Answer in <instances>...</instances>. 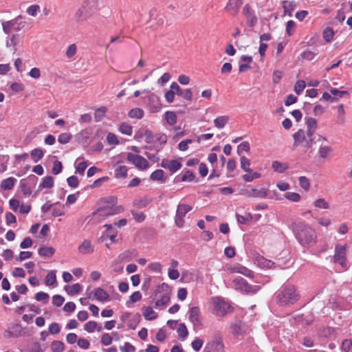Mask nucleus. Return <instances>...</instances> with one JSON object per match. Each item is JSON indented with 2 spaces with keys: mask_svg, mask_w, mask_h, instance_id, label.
Masks as SVG:
<instances>
[{
  "mask_svg": "<svg viewBox=\"0 0 352 352\" xmlns=\"http://www.w3.org/2000/svg\"><path fill=\"white\" fill-rule=\"evenodd\" d=\"M295 236L299 243L304 247L313 246L316 243V231L308 224L303 222L293 224Z\"/></svg>",
  "mask_w": 352,
  "mask_h": 352,
  "instance_id": "obj_1",
  "label": "nucleus"
},
{
  "mask_svg": "<svg viewBox=\"0 0 352 352\" xmlns=\"http://www.w3.org/2000/svg\"><path fill=\"white\" fill-rule=\"evenodd\" d=\"M117 199L114 197H104L100 199L101 204H107L101 206L96 212L93 214L98 221L104 219L109 216L119 214L123 211L121 206L116 204Z\"/></svg>",
  "mask_w": 352,
  "mask_h": 352,
  "instance_id": "obj_2",
  "label": "nucleus"
},
{
  "mask_svg": "<svg viewBox=\"0 0 352 352\" xmlns=\"http://www.w3.org/2000/svg\"><path fill=\"white\" fill-rule=\"evenodd\" d=\"M299 297L296 287L292 285H285L277 295L278 302L281 305L294 304Z\"/></svg>",
  "mask_w": 352,
  "mask_h": 352,
  "instance_id": "obj_3",
  "label": "nucleus"
},
{
  "mask_svg": "<svg viewBox=\"0 0 352 352\" xmlns=\"http://www.w3.org/2000/svg\"><path fill=\"white\" fill-rule=\"evenodd\" d=\"M212 313L217 316H224L232 311L230 304L221 297H213L212 298Z\"/></svg>",
  "mask_w": 352,
  "mask_h": 352,
  "instance_id": "obj_4",
  "label": "nucleus"
},
{
  "mask_svg": "<svg viewBox=\"0 0 352 352\" xmlns=\"http://www.w3.org/2000/svg\"><path fill=\"white\" fill-rule=\"evenodd\" d=\"M233 283L235 289L246 293V294H255L258 289V286H252L243 278L237 277L233 280Z\"/></svg>",
  "mask_w": 352,
  "mask_h": 352,
  "instance_id": "obj_5",
  "label": "nucleus"
},
{
  "mask_svg": "<svg viewBox=\"0 0 352 352\" xmlns=\"http://www.w3.org/2000/svg\"><path fill=\"white\" fill-rule=\"evenodd\" d=\"M333 261L344 268L346 267V245H336Z\"/></svg>",
  "mask_w": 352,
  "mask_h": 352,
  "instance_id": "obj_6",
  "label": "nucleus"
},
{
  "mask_svg": "<svg viewBox=\"0 0 352 352\" xmlns=\"http://www.w3.org/2000/svg\"><path fill=\"white\" fill-rule=\"evenodd\" d=\"M192 210V207L188 204H179L177 206L176 214L175 217V225L179 228H182L184 226L185 215Z\"/></svg>",
  "mask_w": 352,
  "mask_h": 352,
  "instance_id": "obj_7",
  "label": "nucleus"
},
{
  "mask_svg": "<svg viewBox=\"0 0 352 352\" xmlns=\"http://www.w3.org/2000/svg\"><path fill=\"white\" fill-rule=\"evenodd\" d=\"M204 352H224V344L219 334H216L213 339L208 342Z\"/></svg>",
  "mask_w": 352,
  "mask_h": 352,
  "instance_id": "obj_8",
  "label": "nucleus"
},
{
  "mask_svg": "<svg viewBox=\"0 0 352 352\" xmlns=\"http://www.w3.org/2000/svg\"><path fill=\"white\" fill-rule=\"evenodd\" d=\"M126 159L140 170H146L149 166L148 162L144 157L139 155L128 153Z\"/></svg>",
  "mask_w": 352,
  "mask_h": 352,
  "instance_id": "obj_9",
  "label": "nucleus"
},
{
  "mask_svg": "<svg viewBox=\"0 0 352 352\" xmlns=\"http://www.w3.org/2000/svg\"><path fill=\"white\" fill-rule=\"evenodd\" d=\"M241 194L248 197L265 198L267 196V190L265 188H247L242 189Z\"/></svg>",
  "mask_w": 352,
  "mask_h": 352,
  "instance_id": "obj_10",
  "label": "nucleus"
},
{
  "mask_svg": "<svg viewBox=\"0 0 352 352\" xmlns=\"http://www.w3.org/2000/svg\"><path fill=\"white\" fill-rule=\"evenodd\" d=\"M160 166L168 170L171 173H174L182 168V164L178 160L163 159Z\"/></svg>",
  "mask_w": 352,
  "mask_h": 352,
  "instance_id": "obj_11",
  "label": "nucleus"
},
{
  "mask_svg": "<svg viewBox=\"0 0 352 352\" xmlns=\"http://www.w3.org/2000/svg\"><path fill=\"white\" fill-rule=\"evenodd\" d=\"M243 14L245 15L247 24L249 27H254L257 23V17L254 12L251 10L250 5L246 4L243 8Z\"/></svg>",
  "mask_w": 352,
  "mask_h": 352,
  "instance_id": "obj_12",
  "label": "nucleus"
},
{
  "mask_svg": "<svg viewBox=\"0 0 352 352\" xmlns=\"http://www.w3.org/2000/svg\"><path fill=\"white\" fill-rule=\"evenodd\" d=\"M91 16V12L79 6L74 13V18L76 23H81L89 19Z\"/></svg>",
  "mask_w": 352,
  "mask_h": 352,
  "instance_id": "obj_13",
  "label": "nucleus"
},
{
  "mask_svg": "<svg viewBox=\"0 0 352 352\" xmlns=\"http://www.w3.org/2000/svg\"><path fill=\"white\" fill-rule=\"evenodd\" d=\"M148 104L151 112L153 113L158 112L161 109L160 98L154 94H152L148 96Z\"/></svg>",
  "mask_w": 352,
  "mask_h": 352,
  "instance_id": "obj_14",
  "label": "nucleus"
},
{
  "mask_svg": "<svg viewBox=\"0 0 352 352\" xmlns=\"http://www.w3.org/2000/svg\"><path fill=\"white\" fill-rule=\"evenodd\" d=\"M242 3V0H229L228 3L225 7V10L230 12V14L236 15L238 13Z\"/></svg>",
  "mask_w": 352,
  "mask_h": 352,
  "instance_id": "obj_15",
  "label": "nucleus"
},
{
  "mask_svg": "<svg viewBox=\"0 0 352 352\" xmlns=\"http://www.w3.org/2000/svg\"><path fill=\"white\" fill-rule=\"evenodd\" d=\"M23 327L18 323H11L8 326V330L6 333L10 338H18L21 336Z\"/></svg>",
  "mask_w": 352,
  "mask_h": 352,
  "instance_id": "obj_16",
  "label": "nucleus"
},
{
  "mask_svg": "<svg viewBox=\"0 0 352 352\" xmlns=\"http://www.w3.org/2000/svg\"><path fill=\"white\" fill-rule=\"evenodd\" d=\"M22 19L20 15L10 21L2 23L3 31L6 34H10L12 28L18 23V21Z\"/></svg>",
  "mask_w": 352,
  "mask_h": 352,
  "instance_id": "obj_17",
  "label": "nucleus"
},
{
  "mask_svg": "<svg viewBox=\"0 0 352 352\" xmlns=\"http://www.w3.org/2000/svg\"><path fill=\"white\" fill-rule=\"evenodd\" d=\"M189 320L196 325L200 323V311L198 307H192L189 311Z\"/></svg>",
  "mask_w": 352,
  "mask_h": 352,
  "instance_id": "obj_18",
  "label": "nucleus"
},
{
  "mask_svg": "<svg viewBox=\"0 0 352 352\" xmlns=\"http://www.w3.org/2000/svg\"><path fill=\"white\" fill-rule=\"evenodd\" d=\"M294 140V146H297L298 144H302L304 146L306 142V140H308L305 135V132L302 129H299L293 135Z\"/></svg>",
  "mask_w": 352,
  "mask_h": 352,
  "instance_id": "obj_19",
  "label": "nucleus"
},
{
  "mask_svg": "<svg viewBox=\"0 0 352 352\" xmlns=\"http://www.w3.org/2000/svg\"><path fill=\"white\" fill-rule=\"evenodd\" d=\"M94 296L97 300L101 302L108 301L109 300V294L100 287L95 289Z\"/></svg>",
  "mask_w": 352,
  "mask_h": 352,
  "instance_id": "obj_20",
  "label": "nucleus"
},
{
  "mask_svg": "<svg viewBox=\"0 0 352 352\" xmlns=\"http://www.w3.org/2000/svg\"><path fill=\"white\" fill-rule=\"evenodd\" d=\"M297 3L294 1H283V8L284 9V14L289 16H292L293 11L296 9Z\"/></svg>",
  "mask_w": 352,
  "mask_h": 352,
  "instance_id": "obj_21",
  "label": "nucleus"
},
{
  "mask_svg": "<svg viewBox=\"0 0 352 352\" xmlns=\"http://www.w3.org/2000/svg\"><path fill=\"white\" fill-rule=\"evenodd\" d=\"M230 272L232 273H239L247 277H252L253 276V272H252L248 268L242 266L241 265H238L236 266H234L230 269Z\"/></svg>",
  "mask_w": 352,
  "mask_h": 352,
  "instance_id": "obj_22",
  "label": "nucleus"
},
{
  "mask_svg": "<svg viewBox=\"0 0 352 352\" xmlns=\"http://www.w3.org/2000/svg\"><path fill=\"white\" fill-rule=\"evenodd\" d=\"M78 251L83 254H91L94 252V248L91 245V241L88 240H84V241L78 247Z\"/></svg>",
  "mask_w": 352,
  "mask_h": 352,
  "instance_id": "obj_23",
  "label": "nucleus"
},
{
  "mask_svg": "<svg viewBox=\"0 0 352 352\" xmlns=\"http://www.w3.org/2000/svg\"><path fill=\"white\" fill-rule=\"evenodd\" d=\"M55 253V249L52 247L43 246L38 250V254L43 257L50 258Z\"/></svg>",
  "mask_w": 352,
  "mask_h": 352,
  "instance_id": "obj_24",
  "label": "nucleus"
},
{
  "mask_svg": "<svg viewBox=\"0 0 352 352\" xmlns=\"http://www.w3.org/2000/svg\"><path fill=\"white\" fill-rule=\"evenodd\" d=\"M272 168L274 171L283 173L289 168V166L286 163H282L279 161H274L272 164Z\"/></svg>",
  "mask_w": 352,
  "mask_h": 352,
  "instance_id": "obj_25",
  "label": "nucleus"
},
{
  "mask_svg": "<svg viewBox=\"0 0 352 352\" xmlns=\"http://www.w3.org/2000/svg\"><path fill=\"white\" fill-rule=\"evenodd\" d=\"M19 41H20V39H19V34H12L11 36L8 37L6 45L7 47H9L11 46L13 47H14V53L17 50V49L16 48V46L19 44Z\"/></svg>",
  "mask_w": 352,
  "mask_h": 352,
  "instance_id": "obj_26",
  "label": "nucleus"
},
{
  "mask_svg": "<svg viewBox=\"0 0 352 352\" xmlns=\"http://www.w3.org/2000/svg\"><path fill=\"white\" fill-rule=\"evenodd\" d=\"M64 289L69 295L78 294L82 290V286L79 283H75L72 285H65Z\"/></svg>",
  "mask_w": 352,
  "mask_h": 352,
  "instance_id": "obj_27",
  "label": "nucleus"
},
{
  "mask_svg": "<svg viewBox=\"0 0 352 352\" xmlns=\"http://www.w3.org/2000/svg\"><path fill=\"white\" fill-rule=\"evenodd\" d=\"M16 179L14 177H8L6 179H3L1 183V188L6 190H9L13 188Z\"/></svg>",
  "mask_w": 352,
  "mask_h": 352,
  "instance_id": "obj_28",
  "label": "nucleus"
},
{
  "mask_svg": "<svg viewBox=\"0 0 352 352\" xmlns=\"http://www.w3.org/2000/svg\"><path fill=\"white\" fill-rule=\"evenodd\" d=\"M128 169L126 166L119 165L116 168L115 177L116 178H125L127 176Z\"/></svg>",
  "mask_w": 352,
  "mask_h": 352,
  "instance_id": "obj_29",
  "label": "nucleus"
},
{
  "mask_svg": "<svg viewBox=\"0 0 352 352\" xmlns=\"http://www.w3.org/2000/svg\"><path fill=\"white\" fill-rule=\"evenodd\" d=\"M54 186V178L52 176H47L43 179L38 188H52Z\"/></svg>",
  "mask_w": 352,
  "mask_h": 352,
  "instance_id": "obj_30",
  "label": "nucleus"
},
{
  "mask_svg": "<svg viewBox=\"0 0 352 352\" xmlns=\"http://www.w3.org/2000/svg\"><path fill=\"white\" fill-rule=\"evenodd\" d=\"M30 155L34 162H38L43 157L44 153L41 148H36L31 151Z\"/></svg>",
  "mask_w": 352,
  "mask_h": 352,
  "instance_id": "obj_31",
  "label": "nucleus"
},
{
  "mask_svg": "<svg viewBox=\"0 0 352 352\" xmlns=\"http://www.w3.org/2000/svg\"><path fill=\"white\" fill-rule=\"evenodd\" d=\"M144 114V111L140 108H133L129 112V116L131 118L141 119Z\"/></svg>",
  "mask_w": 352,
  "mask_h": 352,
  "instance_id": "obj_32",
  "label": "nucleus"
},
{
  "mask_svg": "<svg viewBox=\"0 0 352 352\" xmlns=\"http://www.w3.org/2000/svg\"><path fill=\"white\" fill-rule=\"evenodd\" d=\"M228 120H229L228 116H219V117H217L214 120V124L217 128L221 129L227 124Z\"/></svg>",
  "mask_w": 352,
  "mask_h": 352,
  "instance_id": "obj_33",
  "label": "nucleus"
},
{
  "mask_svg": "<svg viewBox=\"0 0 352 352\" xmlns=\"http://www.w3.org/2000/svg\"><path fill=\"white\" fill-rule=\"evenodd\" d=\"M164 116L168 124L173 126L176 124L177 118L174 111H166Z\"/></svg>",
  "mask_w": 352,
  "mask_h": 352,
  "instance_id": "obj_34",
  "label": "nucleus"
},
{
  "mask_svg": "<svg viewBox=\"0 0 352 352\" xmlns=\"http://www.w3.org/2000/svg\"><path fill=\"white\" fill-rule=\"evenodd\" d=\"M144 316L147 320H152L157 317V314L153 310L151 307H147L144 311Z\"/></svg>",
  "mask_w": 352,
  "mask_h": 352,
  "instance_id": "obj_35",
  "label": "nucleus"
},
{
  "mask_svg": "<svg viewBox=\"0 0 352 352\" xmlns=\"http://www.w3.org/2000/svg\"><path fill=\"white\" fill-rule=\"evenodd\" d=\"M151 202V200H149L147 198H142V199H136L133 201V206L138 208H144L146 207L149 203Z\"/></svg>",
  "mask_w": 352,
  "mask_h": 352,
  "instance_id": "obj_36",
  "label": "nucleus"
},
{
  "mask_svg": "<svg viewBox=\"0 0 352 352\" xmlns=\"http://www.w3.org/2000/svg\"><path fill=\"white\" fill-rule=\"evenodd\" d=\"M164 173L163 170L157 169L151 173L150 179L153 181H162L164 182Z\"/></svg>",
  "mask_w": 352,
  "mask_h": 352,
  "instance_id": "obj_37",
  "label": "nucleus"
},
{
  "mask_svg": "<svg viewBox=\"0 0 352 352\" xmlns=\"http://www.w3.org/2000/svg\"><path fill=\"white\" fill-rule=\"evenodd\" d=\"M241 168L246 173H252V169L250 168V160L245 156L241 157L240 159Z\"/></svg>",
  "mask_w": 352,
  "mask_h": 352,
  "instance_id": "obj_38",
  "label": "nucleus"
},
{
  "mask_svg": "<svg viewBox=\"0 0 352 352\" xmlns=\"http://www.w3.org/2000/svg\"><path fill=\"white\" fill-rule=\"evenodd\" d=\"M64 347V343L61 341L54 340L51 344V349L52 352H63Z\"/></svg>",
  "mask_w": 352,
  "mask_h": 352,
  "instance_id": "obj_39",
  "label": "nucleus"
},
{
  "mask_svg": "<svg viewBox=\"0 0 352 352\" xmlns=\"http://www.w3.org/2000/svg\"><path fill=\"white\" fill-rule=\"evenodd\" d=\"M45 284L47 286H51L56 283V276L55 271H50L45 277Z\"/></svg>",
  "mask_w": 352,
  "mask_h": 352,
  "instance_id": "obj_40",
  "label": "nucleus"
},
{
  "mask_svg": "<svg viewBox=\"0 0 352 352\" xmlns=\"http://www.w3.org/2000/svg\"><path fill=\"white\" fill-rule=\"evenodd\" d=\"M142 298V294L139 291L133 292L129 297V300L126 302V306L130 307L131 304L140 300Z\"/></svg>",
  "mask_w": 352,
  "mask_h": 352,
  "instance_id": "obj_41",
  "label": "nucleus"
},
{
  "mask_svg": "<svg viewBox=\"0 0 352 352\" xmlns=\"http://www.w3.org/2000/svg\"><path fill=\"white\" fill-rule=\"evenodd\" d=\"M316 130L308 129H307L306 132V137L308 140H306V142L305 144V147L310 148L313 145L314 139L312 138V136L314 133H315Z\"/></svg>",
  "mask_w": 352,
  "mask_h": 352,
  "instance_id": "obj_42",
  "label": "nucleus"
},
{
  "mask_svg": "<svg viewBox=\"0 0 352 352\" xmlns=\"http://www.w3.org/2000/svg\"><path fill=\"white\" fill-rule=\"evenodd\" d=\"M250 174H245L242 176L243 179L246 182H251L254 179L261 177V175L258 172L250 173Z\"/></svg>",
  "mask_w": 352,
  "mask_h": 352,
  "instance_id": "obj_43",
  "label": "nucleus"
},
{
  "mask_svg": "<svg viewBox=\"0 0 352 352\" xmlns=\"http://www.w3.org/2000/svg\"><path fill=\"white\" fill-rule=\"evenodd\" d=\"M77 52V46L75 43L69 45L65 52V56L67 58H72Z\"/></svg>",
  "mask_w": 352,
  "mask_h": 352,
  "instance_id": "obj_44",
  "label": "nucleus"
},
{
  "mask_svg": "<svg viewBox=\"0 0 352 352\" xmlns=\"http://www.w3.org/2000/svg\"><path fill=\"white\" fill-rule=\"evenodd\" d=\"M170 301V296L168 294H164L161 298L155 302V307H164Z\"/></svg>",
  "mask_w": 352,
  "mask_h": 352,
  "instance_id": "obj_45",
  "label": "nucleus"
},
{
  "mask_svg": "<svg viewBox=\"0 0 352 352\" xmlns=\"http://www.w3.org/2000/svg\"><path fill=\"white\" fill-rule=\"evenodd\" d=\"M119 130L122 134L127 135H131L133 131L132 126L126 122H123L120 124Z\"/></svg>",
  "mask_w": 352,
  "mask_h": 352,
  "instance_id": "obj_46",
  "label": "nucleus"
},
{
  "mask_svg": "<svg viewBox=\"0 0 352 352\" xmlns=\"http://www.w3.org/2000/svg\"><path fill=\"white\" fill-rule=\"evenodd\" d=\"M331 151L332 148L330 146H320L318 149V155L321 158H326Z\"/></svg>",
  "mask_w": 352,
  "mask_h": 352,
  "instance_id": "obj_47",
  "label": "nucleus"
},
{
  "mask_svg": "<svg viewBox=\"0 0 352 352\" xmlns=\"http://www.w3.org/2000/svg\"><path fill=\"white\" fill-rule=\"evenodd\" d=\"M322 35L327 42H330L333 39L334 32L331 28H327L324 30Z\"/></svg>",
  "mask_w": 352,
  "mask_h": 352,
  "instance_id": "obj_48",
  "label": "nucleus"
},
{
  "mask_svg": "<svg viewBox=\"0 0 352 352\" xmlns=\"http://www.w3.org/2000/svg\"><path fill=\"white\" fill-rule=\"evenodd\" d=\"M72 138V135L69 133H63L59 135L58 141L61 144L68 143Z\"/></svg>",
  "mask_w": 352,
  "mask_h": 352,
  "instance_id": "obj_49",
  "label": "nucleus"
},
{
  "mask_svg": "<svg viewBox=\"0 0 352 352\" xmlns=\"http://www.w3.org/2000/svg\"><path fill=\"white\" fill-rule=\"evenodd\" d=\"M237 221L241 224H246L252 220V215L250 213H248L246 215H241L236 214V215Z\"/></svg>",
  "mask_w": 352,
  "mask_h": 352,
  "instance_id": "obj_50",
  "label": "nucleus"
},
{
  "mask_svg": "<svg viewBox=\"0 0 352 352\" xmlns=\"http://www.w3.org/2000/svg\"><path fill=\"white\" fill-rule=\"evenodd\" d=\"M298 181L300 187L304 190H308L310 188L309 180L305 176H300Z\"/></svg>",
  "mask_w": 352,
  "mask_h": 352,
  "instance_id": "obj_51",
  "label": "nucleus"
},
{
  "mask_svg": "<svg viewBox=\"0 0 352 352\" xmlns=\"http://www.w3.org/2000/svg\"><path fill=\"white\" fill-rule=\"evenodd\" d=\"M285 197L292 201L298 202L300 200V195L298 193L293 192H287L285 195Z\"/></svg>",
  "mask_w": 352,
  "mask_h": 352,
  "instance_id": "obj_52",
  "label": "nucleus"
},
{
  "mask_svg": "<svg viewBox=\"0 0 352 352\" xmlns=\"http://www.w3.org/2000/svg\"><path fill=\"white\" fill-rule=\"evenodd\" d=\"M232 333L234 336H241L243 333V329L241 328V322H236L231 326Z\"/></svg>",
  "mask_w": 352,
  "mask_h": 352,
  "instance_id": "obj_53",
  "label": "nucleus"
},
{
  "mask_svg": "<svg viewBox=\"0 0 352 352\" xmlns=\"http://www.w3.org/2000/svg\"><path fill=\"white\" fill-rule=\"evenodd\" d=\"M314 206L318 208L329 209V204L325 201L324 199L320 198L314 201Z\"/></svg>",
  "mask_w": 352,
  "mask_h": 352,
  "instance_id": "obj_54",
  "label": "nucleus"
},
{
  "mask_svg": "<svg viewBox=\"0 0 352 352\" xmlns=\"http://www.w3.org/2000/svg\"><path fill=\"white\" fill-rule=\"evenodd\" d=\"M177 333L179 336L183 339L186 338L188 334V329L184 323L179 324L177 328Z\"/></svg>",
  "mask_w": 352,
  "mask_h": 352,
  "instance_id": "obj_55",
  "label": "nucleus"
},
{
  "mask_svg": "<svg viewBox=\"0 0 352 352\" xmlns=\"http://www.w3.org/2000/svg\"><path fill=\"white\" fill-rule=\"evenodd\" d=\"M63 165L61 162L58 160H55L53 164V168L52 169V173L54 175H58L62 172Z\"/></svg>",
  "mask_w": 352,
  "mask_h": 352,
  "instance_id": "obj_56",
  "label": "nucleus"
},
{
  "mask_svg": "<svg viewBox=\"0 0 352 352\" xmlns=\"http://www.w3.org/2000/svg\"><path fill=\"white\" fill-rule=\"evenodd\" d=\"M305 124L308 129L314 130H316L317 129V120L314 118H305Z\"/></svg>",
  "mask_w": 352,
  "mask_h": 352,
  "instance_id": "obj_57",
  "label": "nucleus"
},
{
  "mask_svg": "<svg viewBox=\"0 0 352 352\" xmlns=\"http://www.w3.org/2000/svg\"><path fill=\"white\" fill-rule=\"evenodd\" d=\"M27 13L32 16H36L38 12H40V6L38 5H32L27 9Z\"/></svg>",
  "mask_w": 352,
  "mask_h": 352,
  "instance_id": "obj_58",
  "label": "nucleus"
},
{
  "mask_svg": "<svg viewBox=\"0 0 352 352\" xmlns=\"http://www.w3.org/2000/svg\"><path fill=\"white\" fill-rule=\"evenodd\" d=\"M305 82L304 80H298L294 85V90L296 93L299 95L305 88Z\"/></svg>",
  "mask_w": 352,
  "mask_h": 352,
  "instance_id": "obj_59",
  "label": "nucleus"
},
{
  "mask_svg": "<svg viewBox=\"0 0 352 352\" xmlns=\"http://www.w3.org/2000/svg\"><path fill=\"white\" fill-rule=\"evenodd\" d=\"M131 214L133 219L138 222H142L145 219V215L142 212L131 210Z\"/></svg>",
  "mask_w": 352,
  "mask_h": 352,
  "instance_id": "obj_60",
  "label": "nucleus"
},
{
  "mask_svg": "<svg viewBox=\"0 0 352 352\" xmlns=\"http://www.w3.org/2000/svg\"><path fill=\"white\" fill-rule=\"evenodd\" d=\"M65 301L64 297L60 295H54L52 297V304L56 307H60Z\"/></svg>",
  "mask_w": 352,
  "mask_h": 352,
  "instance_id": "obj_61",
  "label": "nucleus"
},
{
  "mask_svg": "<svg viewBox=\"0 0 352 352\" xmlns=\"http://www.w3.org/2000/svg\"><path fill=\"white\" fill-rule=\"evenodd\" d=\"M195 178V175L190 170H187L184 174L181 177V181L182 182H192Z\"/></svg>",
  "mask_w": 352,
  "mask_h": 352,
  "instance_id": "obj_62",
  "label": "nucleus"
},
{
  "mask_svg": "<svg viewBox=\"0 0 352 352\" xmlns=\"http://www.w3.org/2000/svg\"><path fill=\"white\" fill-rule=\"evenodd\" d=\"M67 184L72 188H76L79 184V180L76 176L72 175L67 179Z\"/></svg>",
  "mask_w": 352,
  "mask_h": 352,
  "instance_id": "obj_63",
  "label": "nucleus"
},
{
  "mask_svg": "<svg viewBox=\"0 0 352 352\" xmlns=\"http://www.w3.org/2000/svg\"><path fill=\"white\" fill-rule=\"evenodd\" d=\"M120 351L122 352H135V348L129 342H125L124 346L120 347Z\"/></svg>",
  "mask_w": 352,
  "mask_h": 352,
  "instance_id": "obj_64",
  "label": "nucleus"
}]
</instances>
